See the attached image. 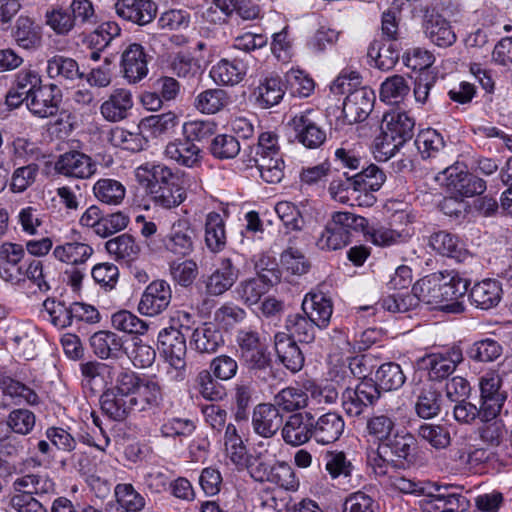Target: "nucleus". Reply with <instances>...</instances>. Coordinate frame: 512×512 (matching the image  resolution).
Here are the masks:
<instances>
[{"label":"nucleus","instance_id":"nucleus-45","mask_svg":"<svg viewBox=\"0 0 512 512\" xmlns=\"http://www.w3.org/2000/svg\"><path fill=\"white\" fill-rule=\"evenodd\" d=\"M286 86L279 76L266 77L260 81L254 95L262 108H270L280 103Z\"/></svg>","mask_w":512,"mask_h":512},{"label":"nucleus","instance_id":"nucleus-57","mask_svg":"<svg viewBox=\"0 0 512 512\" xmlns=\"http://www.w3.org/2000/svg\"><path fill=\"white\" fill-rule=\"evenodd\" d=\"M14 39L24 49L37 48L41 43V34L32 20L28 17H19L16 21Z\"/></svg>","mask_w":512,"mask_h":512},{"label":"nucleus","instance_id":"nucleus-54","mask_svg":"<svg viewBox=\"0 0 512 512\" xmlns=\"http://www.w3.org/2000/svg\"><path fill=\"white\" fill-rule=\"evenodd\" d=\"M414 444L415 439L410 433H396L382 444V448L388 452L390 457H395L396 463L402 467L404 461H408Z\"/></svg>","mask_w":512,"mask_h":512},{"label":"nucleus","instance_id":"nucleus-29","mask_svg":"<svg viewBox=\"0 0 512 512\" xmlns=\"http://www.w3.org/2000/svg\"><path fill=\"white\" fill-rule=\"evenodd\" d=\"M90 346L100 359H118L125 354L123 338L108 330L95 332L90 337Z\"/></svg>","mask_w":512,"mask_h":512},{"label":"nucleus","instance_id":"nucleus-53","mask_svg":"<svg viewBox=\"0 0 512 512\" xmlns=\"http://www.w3.org/2000/svg\"><path fill=\"white\" fill-rule=\"evenodd\" d=\"M22 278L20 283L15 286L21 288L32 286L34 287V293H46L51 288L47 280V274L44 272L43 263L40 260H29L23 269Z\"/></svg>","mask_w":512,"mask_h":512},{"label":"nucleus","instance_id":"nucleus-49","mask_svg":"<svg viewBox=\"0 0 512 512\" xmlns=\"http://www.w3.org/2000/svg\"><path fill=\"white\" fill-rule=\"evenodd\" d=\"M441 398V393L432 386L422 387L414 405L416 415L424 420L438 416L441 412Z\"/></svg>","mask_w":512,"mask_h":512},{"label":"nucleus","instance_id":"nucleus-31","mask_svg":"<svg viewBox=\"0 0 512 512\" xmlns=\"http://www.w3.org/2000/svg\"><path fill=\"white\" fill-rule=\"evenodd\" d=\"M165 156L185 167H194L201 160V149L185 136L177 138L166 145Z\"/></svg>","mask_w":512,"mask_h":512},{"label":"nucleus","instance_id":"nucleus-20","mask_svg":"<svg viewBox=\"0 0 512 512\" xmlns=\"http://www.w3.org/2000/svg\"><path fill=\"white\" fill-rule=\"evenodd\" d=\"M429 246L439 255L452 258L459 263H477V260L454 234L438 231L429 237Z\"/></svg>","mask_w":512,"mask_h":512},{"label":"nucleus","instance_id":"nucleus-52","mask_svg":"<svg viewBox=\"0 0 512 512\" xmlns=\"http://www.w3.org/2000/svg\"><path fill=\"white\" fill-rule=\"evenodd\" d=\"M47 74L52 79L58 78L66 81H74L84 77L76 60L61 55H56L48 60Z\"/></svg>","mask_w":512,"mask_h":512},{"label":"nucleus","instance_id":"nucleus-13","mask_svg":"<svg viewBox=\"0 0 512 512\" xmlns=\"http://www.w3.org/2000/svg\"><path fill=\"white\" fill-rule=\"evenodd\" d=\"M25 249L21 244L5 242L0 246V278L13 286L20 283L23 269L28 261H24Z\"/></svg>","mask_w":512,"mask_h":512},{"label":"nucleus","instance_id":"nucleus-64","mask_svg":"<svg viewBox=\"0 0 512 512\" xmlns=\"http://www.w3.org/2000/svg\"><path fill=\"white\" fill-rule=\"evenodd\" d=\"M430 496L437 512H465L470 506L469 500L459 493L443 492Z\"/></svg>","mask_w":512,"mask_h":512},{"label":"nucleus","instance_id":"nucleus-42","mask_svg":"<svg viewBox=\"0 0 512 512\" xmlns=\"http://www.w3.org/2000/svg\"><path fill=\"white\" fill-rule=\"evenodd\" d=\"M224 446L226 456L236 466L237 470L242 471L247 466L248 459L251 455L241 435L238 433L236 426L232 423L227 424L224 433Z\"/></svg>","mask_w":512,"mask_h":512},{"label":"nucleus","instance_id":"nucleus-34","mask_svg":"<svg viewBox=\"0 0 512 512\" xmlns=\"http://www.w3.org/2000/svg\"><path fill=\"white\" fill-rule=\"evenodd\" d=\"M246 73V63L238 58L232 60L221 59L210 70V76L215 83L230 86L240 83Z\"/></svg>","mask_w":512,"mask_h":512},{"label":"nucleus","instance_id":"nucleus-7","mask_svg":"<svg viewBox=\"0 0 512 512\" xmlns=\"http://www.w3.org/2000/svg\"><path fill=\"white\" fill-rule=\"evenodd\" d=\"M463 361V353L459 346H452L440 352H434L420 358L418 364L428 372L431 381L447 379Z\"/></svg>","mask_w":512,"mask_h":512},{"label":"nucleus","instance_id":"nucleus-15","mask_svg":"<svg viewBox=\"0 0 512 512\" xmlns=\"http://www.w3.org/2000/svg\"><path fill=\"white\" fill-rule=\"evenodd\" d=\"M468 286L469 280L462 278L458 272L442 273L441 298L444 312L458 314L464 311L460 299L466 294Z\"/></svg>","mask_w":512,"mask_h":512},{"label":"nucleus","instance_id":"nucleus-35","mask_svg":"<svg viewBox=\"0 0 512 512\" xmlns=\"http://www.w3.org/2000/svg\"><path fill=\"white\" fill-rule=\"evenodd\" d=\"M190 344L199 353L212 354L224 345V338L216 324L206 322L193 331Z\"/></svg>","mask_w":512,"mask_h":512},{"label":"nucleus","instance_id":"nucleus-2","mask_svg":"<svg viewBox=\"0 0 512 512\" xmlns=\"http://www.w3.org/2000/svg\"><path fill=\"white\" fill-rule=\"evenodd\" d=\"M345 179H334L329 186V194L342 204L350 200L349 189L354 191H378L386 181L385 172L375 164L361 167V171L349 176L344 173Z\"/></svg>","mask_w":512,"mask_h":512},{"label":"nucleus","instance_id":"nucleus-12","mask_svg":"<svg viewBox=\"0 0 512 512\" xmlns=\"http://www.w3.org/2000/svg\"><path fill=\"white\" fill-rule=\"evenodd\" d=\"M421 27L425 37L438 47H450L456 42L450 22L434 8L424 10Z\"/></svg>","mask_w":512,"mask_h":512},{"label":"nucleus","instance_id":"nucleus-55","mask_svg":"<svg viewBox=\"0 0 512 512\" xmlns=\"http://www.w3.org/2000/svg\"><path fill=\"white\" fill-rule=\"evenodd\" d=\"M418 436L436 450H443L451 444L450 427L444 424L423 423L418 428Z\"/></svg>","mask_w":512,"mask_h":512},{"label":"nucleus","instance_id":"nucleus-11","mask_svg":"<svg viewBox=\"0 0 512 512\" xmlns=\"http://www.w3.org/2000/svg\"><path fill=\"white\" fill-rule=\"evenodd\" d=\"M55 171L68 178L89 179L97 172V163L89 155L71 150L57 158Z\"/></svg>","mask_w":512,"mask_h":512},{"label":"nucleus","instance_id":"nucleus-32","mask_svg":"<svg viewBox=\"0 0 512 512\" xmlns=\"http://www.w3.org/2000/svg\"><path fill=\"white\" fill-rule=\"evenodd\" d=\"M158 349L166 360L185 359L187 346L184 334L176 327L163 328L158 334Z\"/></svg>","mask_w":512,"mask_h":512},{"label":"nucleus","instance_id":"nucleus-5","mask_svg":"<svg viewBox=\"0 0 512 512\" xmlns=\"http://www.w3.org/2000/svg\"><path fill=\"white\" fill-rule=\"evenodd\" d=\"M239 358L250 371L266 370L270 366V357L259 332L252 327H244L236 333Z\"/></svg>","mask_w":512,"mask_h":512},{"label":"nucleus","instance_id":"nucleus-63","mask_svg":"<svg viewBox=\"0 0 512 512\" xmlns=\"http://www.w3.org/2000/svg\"><path fill=\"white\" fill-rule=\"evenodd\" d=\"M219 381L209 370H201L196 377L201 396L210 401L222 400L226 395V389Z\"/></svg>","mask_w":512,"mask_h":512},{"label":"nucleus","instance_id":"nucleus-40","mask_svg":"<svg viewBox=\"0 0 512 512\" xmlns=\"http://www.w3.org/2000/svg\"><path fill=\"white\" fill-rule=\"evenodd\" d=\"M133 106L132 95L128 90L116 89L100 107L102 116L110 122H118L128 116Z\"/></svg>","mask_w":512,"mask_h":512},{"label":"nucleus","instance_id":"nucleus-61","mask_svg":"<svg viewBox=\"0 0 512 512\" xmlns=\"http://www.w3.org/2000/svg\"><path fill=\"white\" fill-rule=\"evenodd\" d=\"M325 470L332 479L339 477H349L352 474L354 466L347 458L346 453L338 450L327 451L323 455Z\"/></svg>","mask_w":512,"mask_h":512},{"label":"nucleus","instance_id":"nucleus-59","mask_svg":"<svg viewBox=\"0 0 512 512\" xmlns=\"http://www.w3.org/2000/svg\"><path fill=\"white\" fill-rule=\"evenodd\" d=\"M410 86L401 75L387 78L381 85L380 99L388 104L400 103L409 93Z\"/></svg>","mask_w":512,"mask_h":512},{"label":"nucleus","instance_id":"nucleus-50","mask_svg":"<svg viewBox=\"0 0 512 512\" xmlns=\"http://www.w3.org/2000/svg\"><path fill=\"white\" fill-rule=\"evenodd\" d=\"M92 190L95 198L106 205H120L126 195L125 186L120 181L112 178L97 180Z\"/></svg>","mask_w":512,"mask_h":512},{"label":"nucleus","instance_id":"nucleus-1","mask_svg":"<svg viewBox=\"0 0 512 512\" xmlns=\"http://www.w3.org/2000/svg\"><path fill=\"white\" fill-rule=\"evenodd\" d=\"M250 161H253L260 172L261 178L270 184L281 182L284 177L285 163L280 153L278 136L267 131L258 137V143L251 148Z\"/></svg>","mask_w":512,"mask_h":512},{"label":"nucleus","instance_id":"nucleus-25","mask_svg":"<svg viewBox=\"0 0 512 512\" xmlns=\"http://www.w3.org/2000/svg\"><path fill=\"white\" fill-rule=\"evenodd\" d=\"M114 8L120 18L140 26L150 23L157 13V6L151 0H117Z\"/></svg>","mask_w":512,"mask_h":512},{"label":"nucleus","instance_id":"nucleus-4","mask_svg":"<svg viewBox=\"0 0 512 512\" xmlns=\"http://www.w3.org/2000/svg\"><path fill=\"white\" fill-rule=\"evenodd\" d=\"M383 138L377 144L385 159L392 157L414 136L415 120L406 112L392 111L383 116Z\"/></svg>","mask_w":512,"mask_h":512},{"label":"nucleus","instance_id":"nucleus-28","mask_svg":"<svg viewBox=\"0 0 512 512\" xmlns=\"http://www.w3.org/2000/svg\"><path fill=\"white\" fill-rule=\"evenodd\" d=\"M16 353L26 360L34 359L37 355V346L41 336L37 329L30 323L17 324L9 332Z\"/></svg>","mask_w":512,"mask_h":512},{"label":"nucleus","instance_id":"nucleus-26","mask_svg":"<svg viewBox=\"0 0 512 512\" xmlns=\"http://www.w3.org/2000/svg\"><path fill=\"white\" fill-rule=\"evenodd\" d=\"M301 309L318 329L323 330L329 326L333 314V303L331 298L324 293L310 292L306 294Z\"/></svg>","mask_w":512,"mask_h":512},{"label":"nucleus","instance_id":"nucleus-60","mask_svg":"<svg viewBox=\"0 0 512 512\" xmlns=\"http://www.w3.org/2000/svg\"><path fill=\"white\" fill-rule=\"evenodd\" d=\"M38 174L39 165L35 162L17 165L11 175L10 190L23 193L35 183Z\"/></svg>","mask_w":512,"mask_h":512},{"label":"nucleus","instance_id":"nucleus-37","mask_svg":"<svg viewBox=\"0 0 512 512\" xmlns=\"http://www.w3.org/2000/svg\"><path fill=\"white\" fill-rule=\"evenodd\" d=\"M275 351L279 361L291 372L295 373L302 369L304 356L296 341L284 333L275 335Z\"/></svg>","mask_w":512,"mask_h":512},{"label":"nucleus","instance_id":"nucleus-48","mask_svg":"<svg viewBox=\"0 0 512 512\" xmlns=\"http://www.w3.org/2000/svg\"><path fill=\"white\" fill-rule=\"evenodd\" d=\"M285 328L289 332L288 337L294 341L311 343L316 337L318 327L302 312L288 315L285 320Z\"/></svg>","mask_w":512,"mask_h":512},{"label":"nucleus","instance_id":"nucleus-9","mask_svg":"<svg viewBox=\"0 0 512 512\" xmlns=\"http://www.w3.org/2000/svg\"><path fill=\"white\" fill-rule=\"evenodd\" d=\"M196 233L186 219L175 221L169 232L163 237L164 250L178 258L190 256L195 249Z\"/></svg>","mask_w":512,"mask_h":512},{"label":"nucleus","instance_id":"nucleus-46","mask_svg":"<svg viewBox=\"0 0 512 512\" xmlns=\"http://www.w3.org/2000/svg\"><path fill=\"white\" fill-rule=\"evenodd\" d=\"M105 248L115 260L127 263L136 260L141 251L135 238L128 233L111 238L105 243Z\"/></svg>","mask_w":512,"mask_h":512},{"label":"nucleus","instance_id":"nucleus-56","mask_svg":"<svg viewBox=\"0 0 512 512\" xmlns=\"http://www.w3.org/2000/svg\"><path fill=\"white\" fill-rule=\"evenodd\" d=\"M230 102L227 92L223 89L215 88L201 92L195 99V107L202 113L214 114Z\"/></svg>","mask_w":512,"mask_h":512},{"label":"nucleus","instance_id":"nucleus-22","mask_svg":"<svg viewBox=\"0 0 512 512\" xmlns=\"http://www.w3.org/2000/svg\"><path fill=\"white\" fill-rule=\"evenodd\" d=\"M313 439L321 445L335 443L345 430V421L336 411H328L317 418L313 416Z\"/></svg>","mask_w":512,"mask_h":512},{"label":"nucleus","instance_id":"nucleus-41","mask_svg":"<svg viewBox=\"0 0 512 512\" xmlns=\"http://www.w3.org/2000/svg\"><path fill=\"white\" fill-rule=\"evenodd\" d=\"M204 241L208 250L219 253L224 250L227 243L225 221L221 214L209 212L204 222Z\"/></svg>","mask_w":512,"mask_h":512},{"label":"nucleus","instance_id":"nucleus-6","mask_svg":"<svg viewBox=\"0 0 512 512\" xmlns=\"http://www.w3.org/2000/svg\"><path fill=\"white\" fill-rule=\"evenodd\" d=\"M380 398L378 385L372 380H362L355 387H347L341 395L342 408L349 417H359Z\"/></svg>","mask_w":512,"mask_h":512},{"label":"nucleus","instance_id":"nucleus-3","mask_svg":"<svg viewBox=\"0 0 512 512\" xmlns=\"http://www.w3.org/2000/svg\"><path fill=\"white\" fill-rule=\"evenodd\" d=\"M366 219L350 212H334L316 241L319 249L335 251L350 243L351 230L363 227Z\"/></svg>","mask_w":512,"mask_h":512},{"label":"nucleus","instance_id":"nucleus-18","mask_svg":"<svg viewBox=\"0 0 512 512\" xmlns=\"http://www.w3.org/2000/svg\"><path fill=\"white\" fill-rule=\"evenodd\" d=\"M19 473L20 476L12 482L15 492H27L39 500L56 494V483L47 472L25 473L21 469Z\"/></svg>","mask_w":512,"mask_h":512},{"label":"nucleus","instance_id":"nucleus-51","mask_svg":"<svg viewBox=\"0 0 512 512\" xmlns=\"http://www.w3.org/2000/svg\"><path fill=\"white\" fill-rule=\"evenodd\" d=\"M273 405L279 411L296 413L308 405L307 393L298 387H286L280 390L273 398Z\"/></svg>","mask_w":512,"mask_h":512},{"label":"nucleus","instance_id":"nucleus-44","mask_svg":"<svg viewBox=\"0 0 512 512\" xmlns=\"http://www.w3.org/2000/svg\"><path fill=\"white\" fill-rule=\"evenodd\" d=\"M93 253L94 250L89 244L79 241L65 242L53 249L56 260L72 266L85 263Z\"/></svg>","mask_w":512,"mask_h":512},{"label":"nucleus","instance_id":"nucleus-16","mask_svg":"<svg viewBox=\"0 0 512 512\" xmlns=\"http://www.w3.org/2000/svg\"><path fill=\"white\" fill-rule=\"evenodd\" d=\"M313 414L310 412H296L283 420L281 437L283 441L293 447L301 446L313 439Z\"/></svg>","mask_w":512,"mask_h":512},{"label":"nucleus","instance_id":"nucleus-33","mask_svg":"<svg viewBox=\"0 0 512 512\" xmlns=\"http://www.w3.org/2000/svg\"><path fill=\"white\" fill-rule=\"evenodd\" d=\"M148 196L156 206L171 209L179 206L187 197L186 189L183 186L182 178L177 175L171 179L169 184H161Z\"/></svg>","mask_w":512,"mask_h":512},{"label":"nucleus","instance_id":"nucleus-10","mask_svg":"<svg viewBox=\"0 0 512 512\" xmlns=\"http://www.w3.org/2000/svg\"><path fill=\"white\" fill-rule=\"evenodd\" d=\"M438 177L442 184L452 193L462 197H472L486 190V182L476 175L461 170L458 166H450Z\"/></svg>","mask_w":512,"mask_h":512},{"label":"nucleus","instance_id":"nucleus-36","mask_svg":"<svg viewBox=\"0 0 512 512\" xmlns=\"http://www.w3.org/2000/svg\"><path fill=\"white\" fill-rule=\"evenodd\" d=\"M469 298L477 308L482 310L494 308L502 298L501 284L495 279L478 282L472 287Z\"/></svg>","mask_w":512,"mask_h":512},{"label":"nucleus","instance_id":"nucleus-19","mask_svg":"<svg viewBox=\"0 0 512 512\" xmlns=\"http://www.w3.org/2000/svg\"><path fill=\"white\" fill-rule=\"evenodd\" d=\"M240 270L231 258H222L219 266L205 279L203 284L208 296H221L230 290L239 278Z\"/></svg>","mask_w":512,"mask_h":512},{"label":"nucleus","instance_id":"nucleus-8","mask_svg":"<svg viewBox=\"0 0 512 512\" xmlns=\"http://www.w3.org/2000/svg\"><path fill=\"white\" fill-rule=\"evenodd\" d=\"M288 126L292 129L295 140L306 148L316 149L326 140V132L319 125L312 109L296 114L288 122Z\"/></svg>","mask_w":512,"mask_h":512},{"label":"nucleus","instance_id":"nucleus-21","mask_svg":"<svg viewBox=\"0 0 512 512\" xmlns=\"http://www.w3.org/2000/svg\"><path fill=\"white\" fill-rule=\"evenodd\" d=\"M144 47L138 43L128 45L122 52L121 72L132 84L138 83L148 74V58Z\"/></svg>","mask_w":512,"mask_h":512},{"label":"nucleus","instance_id":"nucleus-39","mask_svg":"<svg viewBox=\"0 0 512 512\" xmlns=\"http://www.w3.org/2000/svg\"><path fill=\"white\" fill-rule=\"evenodd\" d=\"M274 280L269 278L267 274H258L257 277L243 280L236 288L239 298L247 305H254L259 302L261 297L265 295L274 282L278 281V276L273 273Z\"/></svg>","mask_w":512,"mask_h":512},{"label":"nucleus","instance_id":"nucleus-58","mask_svg":"<svg viewBox=\"0 0 512 512\" xmlns=\"http://www.w3.org/2000/svg\"><path fill=\"white\" fill-rule=\"evenodd\" d=\"M375 377L378 385L387 391L401 388L406 381L401 366L394 362L382 364L376 371Z\"/></svg>","mask_w":512,"mask_h":512},{"label":"nucleus","instance_id":"nucleus-47","mask_svg":"<svg viewBox=\"0 0 512 512\" xmlns=\"http://www.w3.org/2000/svg\"><path fill=\"white\" fill-rule=\"evenodd\" d=\"M367 54L378 69L388 71L399 60L400 46L395 41H388V43L374 41L370 44Z\"/></svg>","mask_w":512,"mask_h":512},{"label":"nucleus","instance_id":"nucleus-17","mask_svg":"<svg viewBox=\"0 0 512 512\" xmlns=\"http://www.w3.org/2000/svg\"><path fill=\"white\" fill-rule=\"evenodd\" d=\"M172 299V291L168 282L156 280L151 282L142 293L138 311L142 315L156 316L167 309Z\"/></svg>","mask_w":512,"mask_h":512},{"label":"nucleus","instance_id":"nucleus-43","mask_svg":"<svg viewBox=\"0 0 512 512\" xmlns=\"http://www.w3.org/2000/svg\"><path fill=\"white\" fill-rule=\"evenodd\" d=\"M102 411L111 419L122 421L134 410L129 396L120 394L115 389H107L100 397Z\"/></svg>","mask_w":512,"mask_h":512},{"label":"nucleus","instance_id":"nucleus-27","mask_svg":"<svg viewBox=\"0 0 512 512\" xmlns=\"http://www.w3.org/2000/svg\"><path fill=\"white\" fill-rule=\"evenodd\" d=\"M177 175L162 163L146 162L135 169L136 181L147 195L161 184H169V181L175 179Z\"/></svg>","mask_w":512,"mask_h":512},{"label":"nucleus","instance_id":"nucleus-23","mask_svg":"<svg viewBox=\"0 0 512 512\" xmlns=\"http://www.w3.org/2000/svg\"><path fill=\"white\" fill-rule=\"evenodd\" d=\"M375 102L374 92L361 87L352 90L343 102V114L348 123L361 122L365 120L373 109Z\"/></svg>","mask_w":512,"mask_h":512},{"label":"nucleus","instance_id":"nucleus-24","mask_svg":"<svg viewBox=\"0 0 512 512\" xmlns=\"http://www.w3.org/2000/svg\"><path fill=\"white\" fill-rule=\"evenodd\" d=\"M283 425V416L272 403H260L255 406L252 414L254 432L263 437H273Z\"/></svg>","mask_w":512,"mask_h":512},{"label":"nucleus","instance_id":"nucleus-38","mask_svg":"<svg viewBox=\"0 0 512 512\" xmlns=\"http://www.w3.org/2000/svg\"><path fill=\"white\" fill-rule=\"evenodd\" d=\"M162 400L161 386L156 376L142 377L131 401L134 410L144 411L151 407H156Z\"/></svg>","mask_w":512,"mask_h":512},{"label":"nucleus","instance_id":"nucleus-14","mask_svg":"<svg viewBox=\"0 0 512 512\" xmlns=\"http://www.w3.org/2000/svg\"><path fill=\"white\" fill-rule=\"evenodd\" d=\"M61 101L62 93L57 85H40L30 94L26 106L33 115L48 118L57 114Z\"/></svg>","mask_w":512,"mask_h":512},{"label":"nucleus","instance_id":"nucleus-30","mask_svg":"<svg viewBox=\"0 0 512 512\" xmlns=\"http://www.w3.org/2000/svg\"><path fill=\"white\" fill-rule=\"evenodd\" d=\"M442 273H433L418 280L412 287V294L417 299V304L423 302L432 309L443 311L441 298Z\"/></svg>","mask_w":512,"mask_h":512},{"label":"nucleus","instance_id":"nucleus-62","mask_svg":"<svg viewBox=\"0 0 512 512\" xmlns=\"http://www.w3.org/2000/svg\"><path fill=\"white\" fill-rule=\"evenodd\" d=\"M241 150L238 139L229 134L215 136L209 146L211 155L219 160L235 158Z\"/></svg>","mask_w":512,"mask_h":512}]
</instances>
